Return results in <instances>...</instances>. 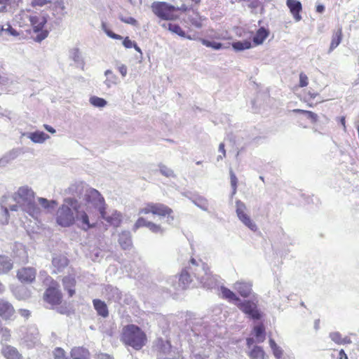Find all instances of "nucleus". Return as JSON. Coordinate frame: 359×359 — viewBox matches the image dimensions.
I'll return each instance as SVG.
<instances>
[{"label": "nucleus", "instance_id": "1", "mask_svg": "<svg viewBox=\"0 0 359 359\" xmlns=\"http://www.w3.org/2000/svg\"><path fill=\"white\" fill-rule=\"evenodd\" d=\"M93 192H99L95 189L88 188L85 190L82 202H77L75 223L79 229L87 231L96 226L100 219L99 210L95 207V202L91 196Z\"/></svg>", "mask_w": 359, "mask_h": 359}, {"label": "nucleus", "instance_id": "2", "mask_svg": "<svg viewBox=\"0 0 359 359\" xmlns=\"http://www.w3.org/2000/svg\"><path fill=\"white\" fill-rule=\"evenodd\" d=\"M48 17V14L44 11L37 13L31 9H26L20 11L15 15V20L20 27L31 25L34 32L37 34L34 40L37 42H41L48 35V32L43 29L44 26L47 23Z\"/></svg>", "mask_w": 359, "mask_h": 359}, {"label": "nucleus", "instance_id": "3", "mask_svg": "<svg viewBox=\"0 0 359 359\" xmlns=\"http://www.w3.org/2000/svg\"><path fill=\"white\" fill-rule=\"evenodd\" d=\"M7 198L11 199V203L18 205V210L20 209L32 218L38 219L41 215L42 210L35 201V194L28 186L20 187L13 196Z\"/></svg>", "mask_w": 359, "mask_h": 359}, {"label": "nucleus", "instance_id": "4", "mask_svg": "<svg viewBox=\"0 0 359 359\" xmlns=\"http://www.w3.org/2000/svg\"><path fill=\"white\" fill-rule=\"evenodd\" d=\"M120 339L126 346L139 351L145 346L147 337L146 333L140 327L129 324L123 327Z\"/></svg>", "mask_w": 359, "mask_h": 359}, {"label": "nucleus", "instance_id": "5", "mask_svg": "<svg viewBox=\"0 0 359 359\" xmlns=\"http://www.w3.org/2000/svg\"><path fill=\"white\" fill-rule=\"evenodd\" d=\"M78 201L74 198H67L55 213V222L62 227H70L75 223L76 209Z\"/></svg>", "mask_w": 359, "mask_h": 359}, {"label": "nucleus", "instance_id": "6", "mask_svg": "<svg viewBox=\"0 0 359 359\" xmlns=\"http://www.w3.org/2000/svg\"><path fill=\"white\" fill-rule=\"evenodd\" d=\"M189 269L203 287L210 289L216 285L217 277L210 272L208 266L202 261L191 259Z\"/></svg>", "mask_w": 359, "mask_h": 359}, {"label": "nucleus", "instance_id": "7", "mask_svg": "<svg viewBox=\"0 0 359 359\" xmlns=\"http://www.w3.org/2000/svg\"><path fill=\"white\" fill-rule=\"evenodd\" d=\"M91 196L95 202V207L98 208L99 217L105 220L109 224L117 227L122 222V214L116 210H105L104 199L100 192H93Z\"/></svg>", "mask_w": 359, "mask_h": 359}, {"label": "nucleus", "instance_id": "8", "mask_svg": "<svg viewBox=\"0 0 359 359\" xmlns=\"http://www.w3.org/2000/svg\"><path fill=\"white\" fill-rule=\"evenodd\" d=\"M151 10L161 20H173L178 18L175 12L186 11L187 7L184 5L181 7H175L165 2H154L151 4Z\"/></svg>", "mask_w": 359, "mask_h": 359}, {"label": "nucleus", "instance_id": "9", "mask_svg": "<svg viewBox=\"0 0 359 359\" xmlns=\"http://www.w3.org/2000/svg\"><path fill=\"white\" fill-rule=\"evenodd\" d=\"M225 352L219 346H212L207 342L205 347L195 349L191 359H224Z\"/></svg>", "mask_w": 359, "mask_h": 359}, {"label": "nucleus", "instance_id": "10", "mask_svg": "<svg viewBox=\"0 0 359 359\" xmlns=\"http://www.w3.org/2000/svg\"><path fill=\"white\" fill-rule=\"evenodd\" d=\"M20 343L27 348H33L40 342V334L35 325L21 327L19 330Z\"/></svg>", "mask_w": 359, "mask_h": 359}, {"label": "nucleus", "instance_id": "11", "mask_svg": "<svg viewBox=\"0 0 359 359\" xmlns=\"http://www.w3.org/2000/svg\"><path fill=\"white\" fill-rule=\"evenodd\" d=\"M236 212L238 219L249 229L255 232L258 228L256 223L251 219L248 213L245 204L238 200L236 201Z\"/></svg>", "mask_w": 359, "mask_h": 359}, {"label": "nucleus", "instance_id": "12", "mask_svg": "<svg viewBox=\"0 0 359 359\" xmlns=\"http://www.w3.org/2000/svg\"><path fill=\"white\" fill-rule=\"evenodd\" d=\"M172 210L167 205L158 203H148L139 210V215L149 214L156 215L160 217H165L166 215L172 214Z\"/></svg>", "mask_w": 359, "mask_h": 359}, {"label": "nucleus", "instance_id": "13", "mask_svg": "<svg viewBox=\"0 0 359 359\" xmlns=\"http://www.w3.org/2000/svg\"><path fill=\"white\" fill-rule=\"evenodd\" d=\"M192 282L189 272L187 269H183L179 276L170 277L168 280V284H170L174 290L186 289Z\"/></svg>", "mask_w": 359, "mask_h": 359}, {"label": "nucleus", "instance_id": "14", "mask_svg": "<svg viewBox=\"0 0 359 359\" xmlns=\"http://www.w3.org/2000/svg\"><path fill=\"white\" fill-rule=\"evenodd\" d=\"M10 198L4 196L0 201V224H8L9 219V211H18V206L16 204L11 203Z\"/></svg>", "mask_w": 359, "mask_h": 359}, {"label": "nucleus", "instance_id": "15", "mask_svg": "<svg viewBox=\"0 0 359 359\" xmlns=\"http://www.w3.org/2000/svg\"><path fill=\"white\" fill-rule=\"evenodd\" d=\"M236 306L240 310L253 320H259L262 318V313L257 309V304L253 302L247 300L242 301L241 299V302H238Z\"/></svg>", "mask_w": 359, "mask_h": 359}, {"label": "nucleus", "instance_id": "16", "mask_svg": "<svg viewBox=\"0 0 359 359\" xmlns=\"http://www.w3.org/2000/svg\"><path fill=\"white\" fill-rule=\"evenodd\" d=\"M157 359H175L176 352L168 341L158 339Z\"/></svg>", "mask_w": 359, "mask_h": 359}, {"label": "nucleus", "instance_id": "17", "mask_svg": "<svg viewBox=\"0 0 359 359\" xmlns=\"http://www.w3.org/2000/svg\"><path fill=\"white\" fill-rule=\"evenodd\" d=\"M252 287V283L250 280H239L233 284V289L244 298L250 297Z\"/></svg>", "mask_w": 359, "mask_h": 359}, {"label": "nucleus", "instance_id": "18", "mask_svg": "<svg viewBox=\"0 0 359 359\" xmlns=\"http://www.w3.org/2000/svg\"><path fill=\"white\" fill-rule=\"evenodd\" d=\"M36 270L32 267H24L18 270L17 276L22 283H30L36 278Z\"/></svg>", "mask_w": 359, "mask_h": 359}, {"label": "nucleus", "instance_id": "19", "mask_svg": "<svg viewBox=\"0 0 359 359\" xmlns=\"http://www.w3.org/2000/svg\"><path fill=\"white\" fill-rule=\"evenodd\" d=\"M62 294L59 290L54 286L49 287L45 294L44 299L51 305L59 304L61 302Z\"/></svg>", "mask_w": 359, "mask_h": 359}, {"label": "nucleus", "instance_id": "20", "mask_svg": "<svg viewBox=\"0 0 359 359\" xmlns=\"http://www.w3.org/2000/svg\"><path fill=\"white\" fill-rule=\"evenodd\" d=\"M103 293L109 302L121 304L122 294L117 287L112 285H107Z\"/></svg>", "mask_w": 359, "mask_h": 359}, {"label": "nucleus", "instance_id": "21", "mask_svg": "<svg viewBox=\"0 0 359 359\" xmlns=\"http://www.w3.org/2000/svg\"><path fill=\"white\" fill-rule=\"evenodd\" d=\"M286 5L289 8L295 21H300L302 20V16L299 15V12L302 9L301 2L297 0H287Z\"/></svg>", "mask_w": 359, "mask_h": 359}, {"label": "nucleus", "instance_id": "22", "mask_svg": "<svg viewBox=\"0 0 359 359\" xmlns=\"http://www.w3.org/2000/svg\"><path fill=\"white\" fill-rule=\"evenodd\" d=\"M14 313L15 309L12 304L4 299H0V316L4 319H9Z\"/></svg>", "mask_w": 359, "mask_h": 359}, {"label": "nucleus", "instance_id": "23", "mask_svg": "<svg viewBox=\"0 0 359 359\" xmlns=\"http://www.w3.org/2000/svg\"><path fill=\"white\" fill-rule=\"evenodd\" d=\"M1 353L6 359H22V354L18 350L11 345L3 346Z\"/></svg>", "mask_w": 359, "mask_h": 359}, {"label": "nucleus", "instance_id": "24", "mask_svg": "<svg viewBox=\"0 0 359 359\" xmlns=\"http://www.w3.org/2000/svg\"><path fill=\"white\" fill-rule=\"evenodd\" d=\"M23 135L30 139L34 143L42 144L50 138V136L42 131L24 133Z\"/></svg>", "mask_w": 359, "mask_h": 359}, {"label": "nucleus", "instance_id": "25", "mask_svg": "<svg viewBox=\"0 0 359 359\" xmlns=\"http://www.w3.org/2000/svg\"><path fill=\"white\" fill-rule=\"evenodd\" d=\"M159 25L165 28L168 29L172 33H175L180 36L191 39L190 36H187L185 32L182 30V29L177 24H173L171 22H161V20L158 22Z\"/></svg>", "mask_w": 359, "mask_h": 359}, {"label": "nucleus", "instance_id": "26", "mask_svg": "<svg viewBox=\"0 0 359 359\" xmlns=\"http://www.w3.org/2000/svg\"><path fill=\"white\" fill-rule=\"evenodd\" d=\"M69 57L76 63L78 67H80L82 69H84V59L78 48H73L69 50Z\"/></svg>", "mask_w": 359, "mask_h": 359}, {"label": "nucleus", "instance_id": "27", "mask_svg": "<svg viewBox=\"0 0 359 359\" xmlns=\"http://www.w3.org/2000/svg\"><path fill=\"white\" fill-rule=\"evenodd\" d=\"M219 292L223 298L234 303L236 305L238 302H241V299L233 291L224 286L220 287Z\"/></svg>", "mask_w": 359, "mask_h": 359}, {"label": "nucleus", "instance_id": "28", "mask_svg": "<svg viewBox=\"0 0 359 359\" xmlns=\"http://www.w3.org/2000/svg\"><path fill=\"white\" fill-rule=\"evenodd\" d=\"M93 306L97 314L103 318H106L109 315L108 309L104 302L100 299H94L93 301Z\"/></svg>", "mask_w": 359, "mask_h": 359}, {"label": "nucleus", "instance_id": "29", "mask_svg": "<svg viewBox=\"0 0 359 359\" xmlns=\"http://www.w3.org/2000/svg\"><path fill=\"white\" fill-rule=\"evenodd\" d=\"M232 48L236 52L243 51L253 47L250 38L243 41H237L231 43Z\"/></svg>", "mask_w": 359, "mask_h": 359}, {"label": "nucleus", "instance_id": "30", "mask_svg": "<svg viewBox=\"0 0 359 359\" xmlns=\"http://www.w3.org/2000/svg\"><path fill=\"white\" fill-rule=\"evenodd\" d=\"M269 34V31L264 27H260L253 37V43L255 46L261 45Z\"/></svg>", "mask_w": 359, "mask_h": 359}, {"label": "nucleus", "instance_id": "31", "mask_svg": "<svg viewBox=\"0 0 359 359\" xmlns=\"http://www.w3.org/2000/svg\"><path fill=\"white\" fill-rule=\"evenodd\" d=\"M118 243L123 250L130 248L132 245L130 233L129 231H123L120 233Z\"/></svg>", "mask_w": 359, "mask_h": 359}, {"label": "nucleus", "instance_id": "32", "mask_svg": "<svg viewBox=\"0 0 359 359\" xmlns=\"http://www.w3.org/2000/svg\"><path fill=\"white\" fill-rule=\"evenodd\" d=\"M71 357L72 359H89V352L83 347H75L72 349Z\"/></svg>", "mask_w": 359, "mask_h": 359}, {"label": "nucleus", "instance_id": "33", "mask_svg": "<svg viewBox=\"0 0 359 359\" xmlns=\"http://www.w3.org/2000/svg\"><path fill=\"white\" fill-rule=\"evenodd\" d=\"M37 201L41 206L47 211V212H51L54 210L57 203L55 200H48L45 198L39 197Z\"/></svg>", "mask_w": 359, "mask_h": 359}, {"label": "nucleus", "instance_id": "34", "mask_svg": "<svg viewBox=\"0 0 359 359\" xmlns=\"http://www.w3.org/2000/svg\"><path fill=\"white\" fill-rule=\"evenodd\" d=\"M341 39H342V30L341 28H339L332 34V41L330 43L328 53H330L331 52H332L340 44Z\"/></svg>", "mask_w": 359, "mask_h": 359}, {"label": "nucleus", "instance_id": "35", "mask_svg": "<svg viewBox=\"0 0 359 359\" xmlns=\"http://www.w3.org/2000/svg\"><path fill=\"white\" fill-rule=\"evenodd\" d=\"M65 290H67L69 296L72 297L74 294V287L75 285V279L71 276H65L62 279Z\"/></svg>", "mask_w": 359, "mask_h": 359}, {"label": "nucleus", "instance_id": "36", "mask_svg": "<svg viewBox=\"0 0 359 359\" xmlns=\"http://www.w3.org/2000/svg\"><path fill=\"white\" fill-rule=\"evenodd\" d=\"M19 155V151L17 149H13L7 153L4 156L0 158V167H4L10 163L12 161L15 159Z\"/></svg>", "mask_w": 359, "mask_h": 359}, {"label": "nucleus", "instance_id": "37", "mask_svg": "<svg viewBox=\"0 0 359 359\" xmlns=\"http://www.w3.org/2000/svg\"><path fill=\"white\" fill-rule=\"evenodd\" d=\"M106 79L104 81L107 88H110L118 83V77L112 72L111 70L107 69L104 72Z\"/></svg>", "mask_w": 359, "mask_h": 359}, {"label": "nucleus", "instance_id": "38", "mask_svg": "<svg viewBox=\"0 0 359 359\" xmlns=\"http://www.w3.org/2000/svg\"><path fill=\"white\" fill-rule=\"evenodd\" d=\"M12 267L11 260L8 257L0 255V274L7 273Z\"/></svg>", "mask_w": 359, "mask_h": 359}, {"label": "nucleus", "instance_id": "39", "mask_svg": "<svg viewBox=\"0 0 359 359\" xmlns=\"http://www.w3.org/2000/svg\"><path fill=\"white\" fill-rule=\"evenodd\" d=\"M52 264L58 271L62 269L68 264V259L63 255L55 256L53 258Z\"/></svg>", "mask_w": 359, "mask_h": 359}, {"label": "nucleus", "instance_id": "40", "mask_svg": "<svg viewBox=\"0 0 359 359\" xmlns=\"http://www.w3.org/2000/svg\"><path fill=\"white\" fill-rule=\"evenodd\" d=\"M248 355L250 359H264L265 352L262 347L255 346Z\"/></svg>", "mask_w": 359, "mask_h": 359}, {"label": "nucleus", "instance_id": "41", "mask_svg": "<svg viewBox=\"0 0 359 359\" xmlns=\"http://www.w3.org/2000/svg\"><path fill=\"white\" fill-rule=\"evenodd\" d=\"M253 334L257 343L263 342L265 339V328L262 324L256 325L253 329Z\"/></svg>", "mask_w": 359, "mask_h": 359}, {"label": "nucleus", "instance_id": "42", "mask_svg": "<svg viewBox=\"0 0 359 359\" xmlns=\"http://www.w3.org/2000/svg\"><path fill=\"white\" fill-rule=\"evenodd\" d=\"M15 297L18 299H25L29 297V290L24 286H19L13 290Z\"/></svg>", "mask_w": 359, "mask_h": 359}, {"label": "nucleus", "instance_id": "43", "mask_svg": "<svg viewBox=\"0 0 359 359\" xmlns=\"http://www.w3.org/2000/svg\"><path fill=\"white\" fill-rule=\"evenodd\" d=\"M269 346L273 351V354L276 359H280L283 356V349L277 345L273 339H269Z\"/></svg>", "mask_w": 359, "mask_h": 359}, {"label": "nucleus", "instance_id": "44", "mask_svg": "<svg viewBox=\"0 0 359 359\" xmlns=\"http://www.w3.org/2000/svg\"><path fill=\"white\" fill-rule=\"evenodd\" d=\"M192 202L198 208L203 210H208V202L206 198L197 196L191 199Z\"/></svg>", "mask_w": 359, "mask_h": 359}, {"label": "nucleus", "instance_id": "45", "mask_svg": "<svg viewBox=\"0 0 359 359\" xmlns=\"http://www.w3.org/2000/svg\"><path fill=\"white\" fill-rule=\"evenodd\" d=\"M89 102L95 107L102 108L104 107L107 102L102 98L97 96H91L89 99Z\"/></svg>", "mask_w": 359, "mask_h": 359}, {"label": "nucleus", "instance_id": "46", "mask_svg": "<svg viewBox=\"0 0 359 359\" xmlns=\"http://www.w3.org/2000/svg\"><path fill=\"white\" fill-rule=\"evenodd\" d=\"M102 29L103 32L110 38L117 40L122 39V36L114 33L112 31L110 30V29L108 27V25L105 22H102L101 25Z\"/></svg>", "mask_w": 359, "mask_h": 359}, {"label": "nucleus", "instance_id": "47", "mask_svg": "<svg viewBox=\"0 0 359 359\" xmlns=\"http://www.w3.org/2000/svg\"><path fill=\"white\" fill-rule=\"evenodd\" d=\"M201 41L202 44L206 47L212 48L215 50H219L223 48V45L221 43L216 42L215 41H209L207 39H201Z\"/></svg>", "mask_w": 359, "mask_h": 359}, {"label": "nucleus", "instance_id": "48", "mask_svg": "<svg viewBox=\"0 0 359 359\" xmlns=\"http://www.w3.org/2000/svg\"><path fill=\"white\" fill-rule=\"evenodd\" d=\"M204 18H202L197 13H195L189 17V20L191 23L192 25L195 26L197 28H201L203 26L202 21Z\"/></svg>", "mask_w": 359, "mask_h": 359}, {"label": "nucleus", "instance_id": "49", "mask_svg": "<svg viewBox=\"0 0 359 359\" xmlns=\"http://www.w3.org/2000/svg\"><path fill=\"white\" fill-rule=\"evenodd\" d=\"M53 6H54V11H59L60 13L62 15H64L66 12L65 11V2H64V0H57L54 2L53 4Z\"/></svg>", "mask_w": 359, "mask_h": 359}, {"label": "nucleus", "instance_id": "50", "mask_svg": "<svg viewBox=\"0 0 359 359\" xmlns=\"http://www.w3.org/2000/svg\"><path fill=\"white\" fill-rule=\"evenodd\" d=\"M294 112L302 113L304 114L307 118L310 119L313 123H316L317 121L318 116L316 114L302 109H294Z\"/></svg>", "mask_w": 359, "mask_h": 359}, {"label": "nucleus", "instance_id": "51", "mask_svg": "<svg viewBox=\"0 0 359 359\" xmlns=\"http://www.w3.org/2000/svg\"><path fill=\"white\" fill-rule=\"evenodd\" d=\"M152 233H160V234H163V231L164 230L163 229V228L158 225V224H156L155 223H153L151 222H150L149 224H148V227H147Z\"/></svg>", "mask_w": 359, "mask_h": 359}, {"label": "nucleus", "instance_id": "52", "mask_svg": "<svg viewBox=\"0 0 359 359\" xmlns=\"http://www.w3.org/2000/svg\"><path fill=\"white\" fill-rule=\"evenodd\" d=\"M230 178H231V186L232 188L231 196H234L236 193L237 190V177L233 173V172L230 170Z\"/></svg>", "mask_w": 359, "mask_h": 359}, {"label": "nucleus", "instance_id": "53", "mask_svg": "<svg viewBox=\"0 0 359 359\" xmlns=\"http://www.w3.org/2000/svg\"><path fill=\"white\" fill-rule=\"evenodd\" d=\"M55 359H69L65 351L61 348H56L53 352Z\"/></svg>", "mask_w": 359, "mask_h": 359}, {"label": "nucleus", "instance_id": "54", "mask_svg": "<svg viewBox=\"0 0 359 359\" xmlns=\"http://www.w3.org/2000/svg\"><path fill=\"white\" fill-rule=\"evenodd\" d=\"M0 337L2 341H8L11 339V331L6 327H1Z\"/></svg>", "mask_w": 359, "mask_h": 359}, {"label": "nucleus", "instance_id": "55", "mask_svg": "<svg viewBox=\"0 0 359 359\" xmlns=\"http://www.w3.org/2000/svg\"><path fill=\"white\" fill-rule=\"evenodd\" d=\"M330 338L335 344L341 345L342 336L339 332H332L330 333Z\"/></svg>", "mask_w": 359, "mask_h": 359}, {"label": "nucleus", "instance_id": "56", "mask_svg": "<svg viewBox=\"0 0 359 359\" xmlns=\"http://www.w3.org/2000/svg\"><path fill=\"white\" fill-rule=\"evenodd\" d=\"M150 222L146 220L143 217H140L135 222V224H134V226H133V230L134 231H136L137 229L140 228V227H143V226H145V227H148V224H149Z\"/></svg>", "mask_w": 359, "mask_h": 359}, {"label": "nucleus", "instance_id": "57", "mask_svg": "<svg viewBox=\"0 0 359 359\" xmlns=\"http://www.w3.org/2000/svg\"><path fill=\"white\" fill-rule=\"evenodd\" d=\"M160 172L168 177H174V172L173 171L168 168L167 166L164 165H159Z\"/></svg>", "mask_w": 359, "mask_h": 359}, {"label": "nucleus", "instance_id": "58", "mask_svg": "<svg viewBox=\"0 0 359 359\" xmlns=\"http://www.w3.org/2000/svg\"><path fill=\"white\" fill-rule=\"evenodd\" d=\"M52 0H32L30 5L33 8H36L37 6L43 7L47 4H50Z\"/></svg>", "mask_w": 359, "mask_h": 359}, {"label": "nucleus", "instance_id": "59", "mask_svg": "<svg viewBox=\"0 0 359 359\" xmlns=\"http://www.w3.org/2000/svg\"><path fill=\"white\" fill-rule=\"evenodd\" d=\"M116 67L119 73L121 74V75L122 76V77H125L127 75L128 69L125 65L119 62H117L116 64Z\"/></svg>", "mask_w": 359, "mask_h": 359}, {"label": "nucleus", "instance_id": "60", "mask_svg": "<svg viewBox=\"0 0 359 359\" xmlns=\"http://www.w3.org/2000/svg\"><path fill=\"white\" fill-rule=\"evenodd\" d=\"M309 83V79L308 76L303 72L300 73L299 74V86L300 87H305Z\"/></svg>", "mask_w": 359, "mask_h": 359}, {"label": "nucleus", "instance_id": "61", "mask_svg": "<svg viewBox=\"0 0 359 359\" xmlns=\"http://www.w3.org/2000/svg\"><path fill=\"white\" fill-rule=\"evenodd\" d=\"M120 20L122 22L127 23V24H130V25H135L137 23L136 20L132 17H128V18L120 17Z\"/></svg>", "mask_w": 359, "mask_h": 359}, {"label": "nucleus", "instance_id": "62", "mask_svg": "<svg viewBox=\"0 0 359 359\" xmlns=\"http://www.w3.org/2000/svg\"><path fill=\"white\" fill-rule=\"evenodd\" d=\"M135 43L134 41H132L128 37H126L123 41V45L126 48H130L134 46V44Z\"/></svg>", "mask_w": 359, "mask_h": 359}, {"label": "nucleus", "instance_id": "63", "mask_svg": "<svg viewBox=\"0 0 359 359\" xmlns=\"http://www.w3.org/2000/svg\"><path fill=\"white\" fill-rule=\"evenodd\" d=\"M11 0H0V4L1 6L0 7V12H4L6 11V6L10 3Z\"/></svg>", "mask_w": 359, "mask_h": 359}, {"label": "nucleus", "instance_id": "64", "mask_svg": "<svg viewBox=\"0 0 359 359\" xmlns=\"http://www.w3.org/2000/svg\"><path fill=\"white\" fill-rule=\"evenodd\" d=\"M39 278L42 279L43 281H49L50 280V278L48 276L47 273L44 271H41L39 273Z\"/></svg>", "mask_w": 359, "mask_h": 359}]
</instances>
